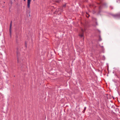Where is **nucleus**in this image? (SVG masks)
Wrapping results in <instances>:
<instances>
[{"mask_svg":"<svg viewBox=\"0 0 120 120\" xmlns=\"http://www.w3.org/2000/svg\"><path fill=\"white\" fill-rule=\"evenodd\" d=\"M31 0H27V7L28 8L30 7V4Z\"/></svg>","mask_w":120,"mask_h":120,"instance_id":"f257e3e1","label":"nucleus"},{"mask_svg":"<svg viewBox=\"0 0 120 120\" xmlns=\"http://www.w3.org/2000/svg\"><path fill=\"white\" fill-rule=\"evenodd\" d=\"M11 23L10 25V28L11 29Z\"/></svg>","mask_w":120,"mask_h":120,"instance_id":"39448f33","label":"nucleus"},{"mask_svg":"<svg viewBox=\"0 0 120 120\" xmlns=\"http://www.w3.org/2000/svg\"><path fill=\"white\" fill-rule=\"evenodd\" d=\"M25 1V0H24Z\"/></svg>","mask_w":120,"mask_h":120,"instance_id":"9d476101","label":"nucleus"},{"mask_svg":"<svg viewBox=\"0 0 120 120\" xmlns=\"http://www.w3.org/2000/svg\"><path fill=\"white\" fill-rule=\"evenodd\" d=\"M10 32V34L11 33V29L10 28L9 29Z\"/></svg>","mask_w":120,"mask_h":120,"instance_id":"7ed1b4c3","label":"nucleus"},{"mask_svg":"<svg viewBox=\"0 0 120 120\" xmlns=\"http://www.w3.org/2000/svg\"><path fill=\"white\" fill-rule=\"evenodd\" d=\"M81 30L82 31V33H83V30L82 29H81Z\"/></svg>","mask_w":120,"mask_h":120,"instance_id":"0eeeda50","label":"nucleus"},{"mask_svg":"<svg viewBox=\"0 0 120 120\" xmlns=\"http://www.w3.org/2000/svg\"><path fill=\"white\" fill-rule=\"evenodd\" d=\"M89 16H90V15H88V17H89Z\"/></svg>","mask_w":120,"mask_h":120,"instance_id":"6e6552de","label":"nucleus"},{"mask_svg":"<svg viewBox=\"0 0 120 120\" xmlns=\"http://www.w3.org/2000/svg\"><path fill=\"white\" fill-rule=\"evenodd\" d=\"M86 107H85L84 108V112L85 111V110H86Z\"/></svg>","mask_w":120,"mask_h":120,"instance_id":"423d86ee","label":"nucleus"},{"mask_svg":"<svg viewBox=\"0 0 120 120\" xmlns=\"http://www.w3.org/2000/svg\"><path fill=\"white\" fill-rule=\"evenodd\" d=\"M113 98V99H114V98Z\"/></svg>","mask_w":120,"mask_h":120,"instance_id":"1a4fd4ad","label":"nucleus"},{"mask_svg":"<svg viewBox=\"0 0 120 120\" xmlns=\"http://www.w3.org/2000/svg\"><path fill=\"white\" fill-rule=\"evenodd\" d=\"M83 33H82V34L79 33V36H80L82 38L83 37Z\"/></svg>","mask_w":120,"mask_h":120,"instance_id":"f03ea898","label":"nucleus"},{"mask_svg":"<svg viewBox=\"0 0 120 120\" xmlns=\"http://www.w3.org/2000/svg\"><path fill=\"white\" fill-rule=\"evenodd\" d=\"M66 4H64L63 5V7H66Z\"/></svg>","mask_w":120,"mask_h":120,"instance_id":"20e7f679","label":"nucleus"}]
</instances>
